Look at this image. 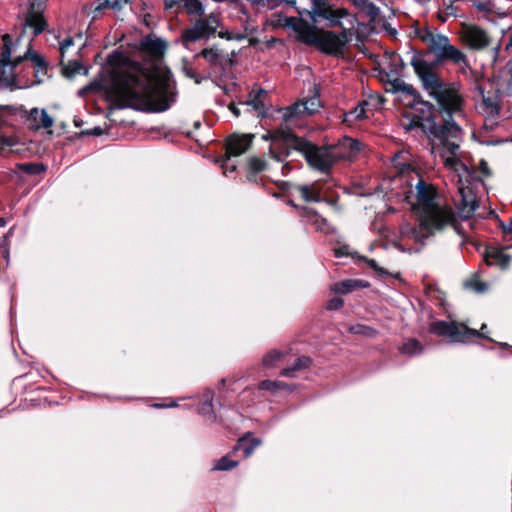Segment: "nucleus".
Here are the masks:
<instances>
[{"label":"nucleus","mask_w":512,"mask_h":512,"mask_svg":"<svg viewBox=\"0 0 512 512\" xmlns=\"http://www.w3.org/2000/svg\"><path fill=\"white\" fill-rule=\"evenodd\" d=\"M416 34L427 45V48L425 51L411 48V66L417 60L424 61L432 68H438L446 63L461 67L468 66L467 56L458 47L451 44L448 36L435 33L429 27L418 29Z\"/></svg>","instance_id":"nucleus-7"},{"label":"nucleus","mask_w":512,"mask_h":512,"mask_svg":"<svg viewBox=\"0 0 512 512\" xmlns=\"http://www.w3.org/2000/svg\"><path fill=\"white\" fill-rule=\"evenodd\" d=\"M285 25L297 33V39L309 46H315L319 33L316 32V25H311L306 20L299 17H287Z\"/></svg>","instance_id":"nucleus-13"},{"label":"nucleus","mask_w":512,"mask_h":512,"mask_svg":"<svg viewBox=\"0 0 512 512\" xmlns=\"http://www.w3.org/2000/svg\"><path fill=\"white\" fill-rule=\"evenodd\" d=\"M486 328H487V325H486V324H482V326H481V328H480V330H479V331H480L483 335H485V334H484V332H485V329H486Z\"/></svg>","instance_id":"nucleus-64"},{"label":"nucleus","mask_w":512,"mask_h":512,"mask_svg":"<svg viewBox=\"0 0 512 512\" xmlns=\"http://www.w3.org/2000/svg\"><path fill=\"white\" fill-rule=\"evenodd\" d=\"M258 8L274 9L281 5L284 0H248Z\"/></svg>","instance_id":"nucleus-41"},{"label":"nucleus","mask_w":512,"mask_h":512,"mask_svg":"<svg viewBox=\"0 0 512 512\" xmlns=\"http://www.w3.org/2000/svg\"><path fill=\"white\" fill-rule=\"evenodd\" d=\"M412 68L422 89L436 101L443 120L464 117L465 98L459 82L444 80L437 68L424 61H414Z\"/></svg>","instance_id":"nucleus-6"},{"label":"nucleus","mask_w":512,"mask_h":512,"mask_svg":"<svg viewBox=\"0 0 512 512\" xmlns=\"http://www.w3.org/2000/svg\"><path fill=\"white\" fill-rule=\"evenodd\" d=\"M349 255V246L348 245H342L336 249H334V256L336 258H341L344 256Z\"/></svg>","instance_id":"nucleus-50"},{"label":"nucleus","mask_w":512,"mask_h":512,"mask_svg":"<svg viewBox=\"0 0 512 512\" xmlns=\"http://www.w3.org/2000/svg\"><path fill=\"white\" fill-rule=\"evenodd\" d=\"M507 50L512 52V35H511L510 41H509V43L507 45Z\"/></svg>","instance_id":"nucleus-63"},{"label":"nucleus","mask_w":512,"mask_h":512,"mask_svg":"<svg viewBox=\"0 0 512 512\" xmlns=\"http://www.w3.org/2000/svg\"><path fill=\"white\" fill-rule=\"evenodd\" d=\"M182 70L185 73V75L188 78L193 79L196 84H200L205 79V77L200 76L194 70V68L190 64H188L187 62L184 63Z\"/></svg>","instance_id":"nucleus-42"},{"label":"nucleus","mask_w":512,"mask_h":512,"mask_svg":"<svg viewBox=\"0 0 512 512\" xmlns=\"http://www.w3.org/2000/svg\"><path fill=\"white\" fill-rule=\"evenodd\" d=\"M291 170H292V167L289 163H284L282 165L281 171H282L283 176H287Z\"/></svg>","instance_id":"nucleus-58"},{"label":"nucleus","mask_w":512,"mask_h":512,"mask_svg":"<svg viewBox=\"0 0 512 512\" xmlns=\"http://www.w3.org/2000/svg\"><path fill=\"white\" fill-rule=\"evenodd\" d=\"M47 0H29V9L25 17V26L33 29V35L41 34L47 27L43 12Z\"/></svg>","instance_id":"nucleus-14"},{"label":"nucleus","mask_w":512,"mask_h":512,"mask_svg":"<svg viewBox=\"0 0 512 512\" xmlns=\"http://www.w3.org/2000/svg\"><path fill=\"white\" fill-rule=\"evenodd\" d=\"M392 92H401L411 97L408 103L411 113L403 116L406 121L402 127L406 132L420 129L425 133L432 145V152L438 153L446 165L457 162L459 142L463 131L454 119H444L442 123L436 122L435 105L425 100L421 93L409 83L398 77L389 80Z\"/></svg>","instance_id":"nucleus-2"},{"label":"nucleus","mask_w":512,"mask_h":512,"mask_svg":"<svg viewBox=\"0 0 512 512\" xmlns=\"http://www.w3.org/2000/svg\"><path fill=\"white\" fill-rule=\"evenodd\" d=\"M343 305H344L343 299H341L339 297H335V298L330 299L327 302L326 308L328 310L334 311V310L340 309Z\"/></svg>","instance_id":"nucleus-46"},{"label":"nucleus","mask_w":512,"mask_h":512,"mask_svg":"<svg viewBox=\"0 0 512 512\" xmlns=\"http://www.w3.org/2000/svg\"><path fill=\"white\" fill-rule=\"evenodd\" d=\"M330 146L331 148H333L334 152H337V154H339V161L351 160L352 158L356 157V155L359 153L361 143L356 139L344 136L341 139H339L337 144Z\"/></svg>","instance_id":"nucleus-18"},{"label":"nucleus","mask_w":512,"mask_h":512,"mask_svg":"<svg viewBox=\"0 0 512 512\" xmlns=\"http://www.w3.org/2000/svg\"><path fill=\"white\" fill-rule=\"evenodd\" d=\"M182 43L185 47H188L190 43L204 39L195 24L192 27L183 30L181 35Z\"/></svg>","instance_id":"nucleus-37"},{"label":"nucleus","mask_w":512,"mask_h":512,"mask_svg":"<svg viewBox=\"0 0 512 512\" xmlns=\"http://www.w3.org/2000/svg\"><path fill=\"white\" fill-rule=\"evenodd\" d=\"M143 23H144L147 27H151V26H153V25H155V24H156V22H155V17H154V16H152L151 14H149V13H146V14H144V16H143Z\"/></svg>","instance_id":"nucleus-55"},{"label":"nucleus","mask_w":512,"mask_h":512,"mask_svg":"<svg viewBox=\"0 0 512 512\" xmlns=\"http://www.w3.org/2000/svg\"><path fill=\"white\" fill-rule=\"evenodd\" d=\"M205 401L203 403H201L197 410H198V413L203 415L204 417H206V419L210 422H215L216 421V415L213 411V405H212V400H213V396L210 392H208L206 395H205Z\"/></svg>","instance_id":"nucleus-33"},{"label":"nucleus","mask_w":512,"mask_h":512,"mask_svg":"<svg viewBox=\"0 0 512 512\" xmlns=\"http://www.w3.org/2000/svg\"><path fill=\"white\" fill-rule=\"evenodd\" d=\"M449 17V15L444 14V10H440L437 14L438 20L441 21L442 23H445Z\"/></svg>","instance_id":"nucleus-59"},{"label":"nucleus","mask_w":512,"mask_h":512,"mask_svg":"<svg viewBox=\"0 0 512 512\" xmlns=\"http://www.w3.org/2000/svg\"><path fill=\"white\" fill-rule=\"evenodd\" d=\"M423 345L415 338H410L405 341L400 347L399 352L409 357L420 355L423 352Z\"/></svg>","instance_id":"nucleus-29"},{"label":"nucleus","mask_w":512,"mask_h":512,"mask_svg":"<svg viewBox=\"0 0 512 512\" xmlns=\"http://www.w3.org/2000/svg\"><path fill=\"white\" fill-rule=\"evenodd\" d=\"M453 4L454 2H450L449 0L448 2H443L444 7L442 10H444V14L449 16H457V8Z\"/></svg>","instance_id":"nucleus-48"},{"label":"nucleus","mask_w":512,"mask_h":512,"mask_svg":"<svg viewBox=\"0 0 512 512\" xmlns=\"http://www.w3.org/2000/svg\"><path fill=\"white\" fill-rule=\"evenodd\" d=\"M53 125V119L52 117L47 113L45 109H42L40 111V122L38 124V128H45L48 129L52 127Z\"/></svg>","instance_id":"nucleus-44"},{"label":"nucleus","mask_w":512,"mask_h":512,"mask_svg":"<svg viewBox=\"0 0 512 512\" xmlns=\"http://www.w3.org/2000/svg\"><path fill=\"white\" fill-rule=\"evenodd\" d=\"M260 444L261 440L258 438L247 439L243 437L233 447L232 453L237 454L239 451H242L243 458H248Z\"/></svg>","instance_id":"nucleus-26"},{"label":"nucleus","mask_w":512,"mask_h":512,"mask_svg":"<svg viewBox=\"0 0 512 512\" xmlns=\"http://www.w3.org/2000/svg\"><path fill=\"white\" fill-rule=\"evenodd\" d=\"M198 56L205 58L212 65L218 64L220 60V54L215 48H205L196 55V57Z\"/></svg>","instance_id":"nucleus-39"},{"label":"nucleus","mask_w":512,"mask_h":512,"mask_svg":"<svg viewBox=\"0 0 512 512\" xmlns=\"http://www.w3.org/2000/svg\"><path fill=\"white\" fill-rule=\"evenodd\" d=\"M30 60V64L27 65V69H32L34 76L36 80L35 83H41L43 80V77L47 74L48 70V64L45 61L44 57L38 55L37 53L31 51V49H28L27 52L23 56H19L15 58L13 61L9 58V66H13V72L15 73V76L17 75V69L19 65H21L23 62Z\"/></svg>","instance_id":"nucleus-12"},{"label":"nucleus","mask_w":512,"mask_h":512,"mask_svg":"<svg viewBox=\"0 0 512 512\" xmlns=\"http://www.w3.org/2000/svg\"><path fill=\"white\" fill-rule=\"evenodd\" d=\"M309 15L315 25L341 30L340 33L329 30L320 32L315 45L326 55H341L355 34L356 16L345 8L335 7L327 0H311Z\"/></svg>","instance_id":"nucleus-4"},{"label":"nucleus","mask_w":512,"mask_h":512,"mask_svg":"<svg viewBox=\"0 0 512 512\" xmlns=\"http://www.w3.org/2000/svg\"><path fill=\"white\" fill-rule=\"evenodd\" d=\"M17 169L28 175H39L44 173L47 167L43 163L29 162L17 164Z\"/></svg>","instance_id":"nucleus-36"},{"label":"nucleus","mask_w":512,"mask_h":512,"mask_svg":"<svg viewBox=\"0 0 512 512\" xmlns=\"http://www.w3.org/2000/svg\"><path fill=\"white\" fill-rule=\"evenodd\" d=\"M272 144L269 148L271 158L283 162L291 150L300 152L307 164L314 170L329 174L339 161V154L331 146H317L312 142L296 136L292 131L276 129L270 133Z\"/></svg>","instance_id":"nucleus-5"},{"label":"nucleus","mask_w":512,"mask_h":512,"mask_svg":"<svg viewBox=\"0 0 512 512\" xmlns=\"http://www.w3.org/2000/svg\"><path fill=\"white\" fill-rule=\"evenodd\" d=\"M249 173L247 179L250 182L257 181V174L264 171L267 168V162L261 157H250L248 159Z\"/></svg>","instance_id":"nucleus-28"},{"label":"nucleus","mask_w":512,"mask_h":512,"mask_svg":"<svg viewBox=\"0 0 512 512\" xmlns=\"http://www.w3.org/2000/svg\"><path fill=\"white\" fill-rule=\"evenodd\" d=\"M141 61L115 53L111 82L115 94L125 101H142L151 111H160V37L150 33L134 45Z\"/></svg>","instance_id":"nucleus-1"},{"label":"nucleus","mask_w":512,"mask_h":512,"mask_svg":"<svg viewBox=\"0 0 512 512\" xmlns=\"http://www.w3.org/2000/svg\"><path fill=\"white\" fill-rule=\"evenodd\" d=\"M479 92L480 99L476 102V110L486 118V122L490 121L492 126L500 113V95L497 91L485 92L481 88Z\"/></svg>","instance_id":"nucleus-11"},{"label":"nucleus","mask_w":512,"mask_h":512,"mask_svg":"<svg viewBox=\"0 0 512 512\" xmlns=\"http://www.w3.org/2000/svg\"><path fill=\"white\" fill-rule=\"evenodd\" d=\"M268 97V92L262 88L252 89L249 92L248 100L243 102L242 104L251 108L258 117H266L267 116V107H266V99Z\"/></svg>","instance_id":"nucleus-19"},{"label":"nucleus","mask_w":512,"mask_h":512,"mask_svg":"<svg viewBox=\"0 0 512 512\" xmlns=\"http://www.w3.org/2000/svg\"><path fill=\"white\" fill-rule=\"evenodd\" d=\"M3 47L0 54V82L3 81L8 85H11L15 82V73L13 72V66H9L8 64L9 58H11V44L12 40L8 34L3 36Z\"/></svg>","instance_id":"nucleus-17"},{"label":"nucleus","mask_w":512,"mask_h":512,"mask_svg":"<svg viewBox=\"0 0 512 512\" xmlns=\"http://www.w3.org/2000/svg\"><path fill=\"white\" fill-rule=\"evenodd\" d=\"M254 136L251 134H232L226 140V158L221 164V167L224 169V173L226 174L229 170L230 172H234L236 167L232 165L230 168L227 165V162L231 156L237 157L245 153L251 146L252 140Z\"/></svg>","instance_id":"nucleus-10"},{"label":"nucleus","mask_w":512,"mask_h":512,"mask_svg":"<svg viewBox=\"0 0 512 512\" xmlns=\"http://www.w3.org/2000/svg\"><path fill=\"white\" fill-rule=\"evenodd\" d=\"M194 24L203 38L208 39L216 33L219 26V19L215 14L211 13L204 18H199Z\"/></svg>","instance_id":"nucleus-24"},{"label":"nucleus","mask_w":512,"mask_h":512,"mask_svg":"<svg viewBox=\"0 0 512 512\" xmlns=\"http://www.w3.org/2000/svg\"><path fill=\"white\" fill-rule=\"evenodd\" d=\"M110 9L120 11L125 5L132 3L134 0H108Z\"/></svg>","instance_id":"nucleus-47"},{"label":"nucleus","mask_w":512,"mask_h":512,"mask_svg":"<svg viewBox=\"0 0 512 512\" xmlns=\"http://www.w3.org/2000/svg\"><path fill=\"white\" fill-rule=\"evenodd\" d=\"M429 332L440 337H449L451 341L455 343H469L474 338H483L494 342L492 338L483 335L480 331L471 329L467 325L455 321H434L429 325Z\"/></svg>","instance_id":"nucleus-8"},{"label":"nucleus","mask_w":512,"mask_h":512,"mask_svg":"<svg viewBox=\"0 0 512 512\" xmlns=\"http://www.w3.org/2000/svg\"><path fill=\"white\" fill-rule=\"evenodd\" d=\"M82 69V64L78 61L70 62L68 66L64 68V73L68 77H72L75 74L79 73Z\"/></svg>","instance_id":"nucleus-45"},{"label":"nucleus","mask_w":512,"mask_h":512,"mask_svg":"<svg viewBox=\"0 0 512 512\" xmlns=\"http://www.w3.org/2000/svg\"><path fill=\"white\" fill-rule=\"evenodd\" d=\"M229 110L236 116V117H239L241 112H240V109L235 105V104H230L229 105Z\"/></svg>","instance_id":"nucleus-60"},{"label":"nucleus","mask_w":512,"mask_h":512,"mask_svg":"<svg viewBox=\"0 0 512 512\" xmlns=\"http://www.w3.org/2000/svg\"><path fill=\"white\" fill-rule=\"evenodd\" d=\"M484 261L489 266H499L506 268L510 262V256L505 254L504 251L496 247H487L484 253Z\"/></svg>","instance_id":"nucleus-22"},{"label":"nucleus","mask_w":512,"mask_h":512,"mask_svg":"<svg viewBox=\"0 0 512 512\" xmlns=\"http://www.w3.org/2000/svg\"><path fill=\"white\" fill-rule=\"evenodd\" d=\"M83 135H93V136H101L103 134V129L99 126L94 127L93 129L86 130L82 132Z\"/></svg>","instance_id":"nucleus-54"},{"label":"nucleus","mask_w":512,"mask_h":512,"mask_svg":"<svg viewBox=\"0 0 512 512\" xmlns=\"http://www.w3.org/2000/svg\"><path fill=\"white\" fill-rule=\"evenodd\" d=\"M349 332L353 333V334H358V335H364V336H367V337H375L376 334H377V330L370 327V326H367V325H363V324H356V325H353L349 328Z\"/></svg>","instance_id":"nucleus-38"},{"label":"nucleus","mask_w":512,"mask_h":512,"mask_svg":"<svg viewBox=\"0 0 512 512\" xmlns=\"http://www.w3.org/2000/svg\"><path fill=\"white\" fill-rule=\"evenodd\" d=\"M369 105L368 101L363 100L358 103L352 110L345 113L344 121L346 122H356L359 120L365 119L366 116V108Z\"/></svg>","instance_id":"nucleus-31"},{"label":"nucleus","mask_w":512,"mask_h":512,"mask_svg":"<svg viewBox=\"0 0 512 512\" xmlns=\"http://www.w3.org/2000/svg\"><path fill=\"white\" fill-rule=\"evenodd\" d=\"M301 218L306 225H310L315 231L329 232L330 225L326 218L322 217L315 209L301 208Z\"/></svg>","instance_id":"nucleus-21"},{"label":"nucleus","mask_w":512,"mask_h":512,"mask_svg":"<svg viewBox=\"0 0 512 512\" xmlns=\"http://www.w3.org/2000/svg\"><path fill=\"white\" fill-rule=\"evenodd\" d=\"M458 214L462 219L471 218L479 207L476 194L469 187L459 188V198L455 201Z\"/></svg>","instance_id":"nucleus-15"},{"label":"nucleus","mask_w":512,"mask_h":512,"mask_svg":"<svg viewBox=\"0 0 512 512\" xmlns=\"http://www.w3.org/2000/svg\"><path fill=\"white\" fill-rule=\"evenodd\" d=\"M414 1L419 3V4H421V5H425V4L430 2V0H414Z\"/></svg>","instance_id":"nucleus-62"},{"label":"nucleus","mask_w":512,"mask_h":512,"mask_svg":"<svg viewBox=\"0 0 512 512\" xmlns=\"http://www.w3.org/2000/svg\"><path fill=\"white\" fill-rule=\"evenodd\" d=\"M282 356L283 353L281 351L272 350L263 357L262 363L266 368H271Z\"/></svg>","instance_id":"nucleus-40"},{"label":"nucleus","mask_w":512,"mask_h":512,"mask_svg":"<svg viewBox=\"0 0 512 512\" xmlns=\"http://www.w3.org/2000/svg\"><path fill=\"white\" fill-rule=\"evenodd\" d=\"M321 107L319 90L316 85L313 87L312 95L303 101H299L284 109L283 119L289 122L294 118H302L305 115L316 113Z\"/></svg>","instance_id":"nucleus-9"},{"label":"nucleus","mask_w":512,"mask_h":512,"mask_svg":"<svg viewBox=\"0 0 512 512\" xmlns=\"http://www.w3.org/2000/svg\"><path fill=\"white\" fill-rule=\"evenodd\" d=\"M470 285L477 292H484L486 290V284L483 282H473V283H470Z\"/></svg>","instance_id":"nucleus-57"},{"label":"nucleus","mask_w":512,"mask_h":512,"mask_svg":"<svg viewBox=\"0 0 512 512\" xmlns=\"http://www.w3.org/2000/svg\"><path fill=\"white\" fill-rule=\"evenodd\" d=\"M182 0H165V9L172 10L180 8Z\"/></svg>","instance_id":"nucleus-52"},{"label":"nucleus","mask_w":512,"mask_h":512,"mask_svg":"<svg viewBox=\"0 0 512 512\" xmlns=\"http://www.w3.org/2000/svg\"><path fill=\"white\" fill-rule=\"evenodd\" d=\"M464 40L473 49H482L490 43L486 31L478 26L468 27L464 32Z\"/></svg>","instance_id":"nucleus-20"},{"label":"nucleus","mask_w":512,"mask_h":512,"mask_svg":"<svg viewBox=\"0 0 512 512\" xmlns=\"http://www.w3.org/2000/svg\"><path fill=\"white\" fill-rule=\"evenodd\" d=\"M182 8H184L189 15L201 17L204 14V6L200 0H182L180 8H174L173 10L174 12H178Z\"/></svg>","instance_id":"nucleus-30"},{"label":"nucleus","mask_w":512,"mask_h":512,"mask_svg":"<svg viewBox=\"0 0 512 512\" xmlns=\"http://www.w3.org/2000/svg\"><path fill=\"white\" fill-rule=\"evenodd\" d=\"M178 404L175 400H173L172 398L170 397H165L163 398L162 397V409L163 408H172V407H177Z\"/></svg>","instance_id":"nucleus-53"},{"label":"nucleus","mask_w":512,"mask_h":512,"mask_svg":"<svg viewBox=\"0 0 512 512\" xmlns=\"http://www.w3.org/2000/svg\"><path fill=\"white\" fill-rule=\"evenodd\" d=\"M479 170L484 177H489L491 175L488 163L484 159H481L479 162Z\"/></svg>","instance_id":"nucleus-51"},{"label":"nucleus","mask_w":512,"mask_h":512,"mask_svg":"<svg viewBox=\"0 0 512 512\" xmlns=\"http://www.w3.org/2000/svg\"><path fill=\"white\" fill-rule=\"evenodd\" d=\"M28 120L31 121L36 128H38V124L40 122V111L37 108L31 109L29 112Z\"/></svg>","instance_id":"nucleus-49"},{"label":"nucleus","mask_w":512,"mask_h":512,"mask_svg":"<svg viewBox=\"0 0 512 512\" xmlns=\"http://www.w3.org/2000/svg\"><path fill=\"white\" fill-rule=\"evenodd\" d=\"M312 363V359L308 356H300L298 357L294 363L289 366L285 367L281 370L280 375L283 377H295V373L297 371L303 370L308 368Z\"/></svg>","instance_id":"nucleus-27"},{"label":"nucleus","mask_w":512,"mask_h":512,"mask_svg":"<svg viewBox=\"0 0 512 512\" xmlns=\"http://www.w3.org/2000/svg\"><path fill=\"white\" fill-rule=\"evenodd\" d=\"M176 82L171 70L162 65V112L168 110L177 98Z\"/></svg>","instance_id":"nucleus-16"},{"label":"nucleus","mask_w":512,"mask_h":512,"mask_svg":"<svg viewBox=\"0 0 512 512\" xmlns=\"http://www.w3.org/2000/svg\"><path fill=\"white\" fill-rule=\"evenodd\" d=\"M401 186L398 193L403 200L421 211L420 228L427 234L442 230L446 226H454L457 222L453 209L435 202L436 187L416 172L402 174L394 179Z\"/></svg>","instance_id":"nucleus-3"},{"label":"nucleus","mask_w":512,"mask_h":512,"mask_svg":"<svg viewBox=\"0 0 512 512\" xmlns=\"http://www.w3.org/2000/svg\"><path fill=\"white\" fill-rule=\"evenodd\" d=\"M361 260L366 261L368 266L373 269L379 276L381 277H387L389 272L384 269L383 267H380L376 260L374 259H368L366 257H361Z\"/></svg>","instance_id":"nucleus-43"},{"label":"nucleus","mask_w":512,"mask_h":512,"mask_svg":"<svg viewBox=\"0 0 512 512\" xmlns=\"http://www.w3.org/2000/svg\"><path fill=\"white\" fill-rule=\"evenodd\" d=\"M236 456L235 453H232V450L226 454L225 456L221 457L219 460L216 461L213 469L217 471H230L239 464V460L234 459Z\"/></svg>","instance_id":"nucleus-32"},{"label":"nucleus","mask_w":512,"mask_h":512,"mask_svg":"<svg viewBox=\"0 0 512 512\" xmlns=\"http://www.w3.org/2000/svg\"><path fill=\"white\" fill-rule=\"evenodd\" d=\"M369 282L362 279H347L335 283L332 290L337 294H348L358 289L368 288Z\"/></svg>","instance_id":"nucleus-25"},{"label":"nucleus","mask_w":512,"mask_h":512,"mask_svg":"<svg viewBox=\"0 0 512 512\" xmlns=\"http://www.w3.org/2000/svg\"><path fill=\"white\" fill-rule=\"evenodd\" d=\"M258 388L260 390L270 391L272 393H276L279 390H289L292 391L293 388L291 385L277 380H263L258 384Z\"/></svg>","instance_id":"nucleus-34"},{"label":"nucleus","mask_w":512,"mask_h":512,"mask_svg":"<svg viewBox=\"0 0 512 512\" xmlns=\"http://www.w3.org/2000/svg\"><path fill=\"white\" fill-rule=\"evenodd\" d=\"M73 45V39L71 37H68L66 39H64L61 43H60V51L61 53L63 54L64 51Z\"/></svg>","instance_id":"nucleus-56"},{"label":"nucleus","mask_w":512,"mask_h":512,"mask_svg":"<svg viewBox=\"0 0 512 512\" xmlns=\"http://www.w3.org/2000/svg\"><path fill=\"white\" fill-rule=\"evenodd\" d=\"M294 190L298 192L306 202L321 201L322 187L317 181L311 184L295 185Z\"/></svg>","instance_id":"nucleus-23"},{"label":"nucleus","mask_w":512,"mask_h":512,"mask_svg":"<svg viewBox=\"0 0 512 512\" xmlns=\"http://www.w3.org/2000/svg\"><path fill=\"white\" fill-rule=\"evenodd\" d=\"M388 276H392L396 279H400L401 278V274L399 272H396V273H389Z\"/></svg>","instance_id":"nucleus-61"},{"label":"nucleus","mask_w":512,"mask_h":512,"mask_svg":"<svg viewBox=\"0 0 512 512\" xmlns=\"http://www.w3.org/2000/svg\"><path fill=\"white\" fill-rule=\"evenodd\" d=\"M110 9L108 0H95L89 5L85 6L88 15L92 14L93 19L100 17L104 10Z\"/></svg>","instance_id":"nucleus-35"}]
</instances>
